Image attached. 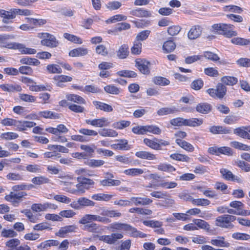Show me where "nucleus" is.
Listing matches in <instances>:
<instances>
[{"instance_id":"a878e982","label":"nucleus","mask_w":250,"mask_h":250,"mask_svg":"<svg viewBox=\"0 0 250 250\" xmlns=\"http://www.w3.org/2000/svg\"><path fill=\"white\" fill-rule=\"evenodd\" d=\"M88 53V50L86 48L79 47L71 50L69 55L72 57L83 56Z\"/></svg>"},{"instance_id":"ea45409f","label":"nucleus","mask_w":250,"mask_h":250,"mask_svg":"<svg viewBox=\"0 0 250 250\" xmlns=\"http://www.w3.org/2000/svg\"><path fill=\"white\" fill-rule=\"evenodd\" d=\"M25 79L26 80V82L29 83H32V84L30 85L29 86V89L30 90L32 91H41L46 90L45 86L42 85H37L36 84H34L33 81L31 79L28 78H25Z\"/></svg>"},{"instance_id":"774afa93","label":"nucleus","mask_w":250,"mask_h":250,"mask_svg":"<svg viewBox=\"0 0 250 250\" xmlns=\"http://www.w3.org/2000/svg\"><path fill=\"white\" fill-rule=\"evenodd\" d=\"M130 125V121L122 120L114 123L113 126L117 129H123L128 126Z\"/></svg>"},{"instance_id":"c03bdc74","label":"nucleus","mask_w":250,"mask_h":250,"mask_svg":"<svg viewBox=\"0 0 250 250\" xmlns=\"http://www.w3.org/2000/svg\"><path fill=\"white\" fill-rule=\"evenodd\" d=\"M146 133L147 132L152 133L155 135H160L161 132V129L156 125H145Z\"/></svg>"},{"instance_id":"052dcab7","label":"nucleus","mask_w":250,"mask_h":250,"mask_svg":"<svg viewBox=\"0 0 250 250\" xmlns=\"http://www.w3.org/2000/svg\"><path fill=\"white\" fill-rule=\"evenodd\" d=\"M40 116L45 118L58 119L59 116L57 113L50 111H44L40 112Z\"/></svg>"},{"instance_id":"e2e57ef3","label":"nucleus","mask_w":250,"mask_h":250,"mask_svg":"<svg viewBox=\"0 0 250 250\" xmlns=\"http://www.w3.org/2000/svg\"><path fill=\"white\" fill-rule=\"evenodd\" d=\"M112 197V195L106 194L104 193H99L94 194L92 196V198L95 200H104L105 201H109Z\"/></svg>"},{"instance_id":"412c9836","label":"nucleus","mask_w":250,"mask_h":250,"mask_svg":"<svg viewBox=\"0 0 250 250\" xmlns=\"http://www.w3.org/2000/svg\"><path fill=\"white\" fill-rule=\"evenodd\" d=\"M138 68L141 73L144 74H148L149 73L150 62L146 60H142L140 62H136Z\"/></svg>"},{"instance_id":"423d86ee","label":"nucleus","mask_w":250,"mask_h":250,"mask_svg":"<svg viewBox=\"0 0 250 250\" xmlns=\"http://www.w3.org/2000/svg\"><path fill=\"white\" fill-rule=\"evenodd\" d=\"M85 121L87 124L97 127L107 126L110 124V122L108 121V119L104 117L93 120L86 119Z\"/></svg>"},{"instance_id":"ddd939ff","label":"nucleus","mask_w":250,"mask_h":250,"mask_svg":"<svg viewBox=\"0 0 250 250\" xmlns=\"http://www.w3.org/2000/svg\"><path fill=\"white\" fill-rule=\"evenodd\" d=\"M223 24L222 32H220V34L224 35L227 38H231L237 35V33L233 30L234 28V25L225 23H223Z\"/></svg>"},{"instance_id":"5fc2aeb1","label":"nucleus","mask_w":250,"mask_h":250,"mask_svg":"<svg viewBox=\"0 0 250 250\" xmlns=\"http://www.w3.org/2000/svg\"><path fill=\"white\" fill-rule=\"evenodd\" d=\"M170 123L173 126H186V119L183 118L177 117L171 119Z\"/></svg>"},{"instance_id":"f03ea898","label":"nucleus","mask_w":250,"mask_h":250,"mask_svg":"<svg viewBox=\"0 0 250 250\" xmlns=\"http://www.w3.org/2000/svg\"><path fill=\"white\" fill-rule=\"evenodd\" d=\"M236 219L235 216L231 215L225 214L221 215L216 218L215 225L221 228L232 229L233 228V225L231 222L235 221Z\"/></svg>"},{"instance_id":"2eb2a0df","label":"nucleus","mask_w":250,"mask_h":250,"mask_svg":"<svg viewBox=\"0 0 250 250\" xmlns=\"http://www.w3.org/2000/svg\"><path fill=\"white\" fill-rule=\"evenodd\" d=\"M77 229V227L75 225L66 226L62 227L56 234L60 237H64L68 233L75 232Z\"/></svg>"},{"instance_id":"c9c22d12","label":"nucleus","mask_w":250,"mask_h":250,"mask_svg":"<svg viewBox=\"0 0 250 250\" xmlns=\"http://www.w3.org/2000/svg\"><path fill=\"white\" fill-rule=\"evenodd\" d=\"M144 172L142 169L137 168L125 169L123 172L125 174L130 176H137L142 174Z\"/></svg>"},{"instance_id":"a19ab883","label":"nucleus","mask_w":250,"mask_h":250,"mask_svg":"<svg viewBox=\"0 0 250 250\" xmlns=\"http://www.w3.org/2000/svg\"><path fill=\"white\" fill-rule=\"evenodd\" d=\"M143 224L144 225L151 227L155 229L157 228H160V227H162L163 223L162 222H160L156 220H145L143 221Z\"/></svg>"},{"instance_id":"4d7b16f0","label":"nucleus","mask_w":250,"mask_h":250,"mask_svg":"<svg viewBox=\"0 0 250 250\" xmlns=\"http://www.w3.org/2000/svg\"><path fill=\"white\" fill-rule=\"evenodd\" d=\"M217 98L222 99L226 94V87L221 83L218 84L216 88Z\"/></svg>"},{"instance_id":"13d9d810","label":"nucleus","mask_w":250,"mask_h":250,"mask_svg":"<svg viewBox=\"0 0 250 250\" xmlns=\"http://www.w3.org/2000/svg\"><path fill=\"white\" fill-rule=\"evenodd\" d=\"M63 37L67 40L75 43L82 44L83 43L82 39L76 36L65 33L63 34Z\"/></svg>"},{"instance_id":"69168bd1","label":"nucleus","mask_w":250,"mask_h":250,"mask_svg":"<svg viewBox=\"0 0 250 250\" xmlns=\"http://www.w3.org/2000/svg\"><path fill=\"white\" fill-rule=\"evenodd\" d=\"M221 81L224 83L229 85H233L238 82L236 78L230 76H225L222 78Z\"/></svg>"},{"instance_id":"6ab92c4d","label":"nucleus","mask_w":250,"mask_h":250,"mask_svg":"<svg viewBox=\"0 0 250 250\" xmlns=\"http://www.w3.org/2000/svg\"><path fill=\"white\" fill-rule=\"evenodd\" d=\"M125 231L133 237L145 238L146 236V234L138 230L136 228L128 224L127 225Z\"/></svg>"},{"instance_id":"f704fd0d","label":"nucleus","mask_w":250,"mask_h":250,"mask_svg":"<svg viewBox=\"0 0 250 250\" xmlns=\"http://www.w3.org/2000/svg\"><path fill=\"white\" fill-rule=\"evenodd\" d=\"M27 195V193L25 192H19L18 193L11 192L9 194L5 196V199L7 201H12V199H13L20 200Z\"/></svg>"},{"instance_id":"0e129e2a","label":"nucleus","mask_w":250,"mask_h":250,"mask_svg":"<svg viewBox=\"0 0 250 250\" xmlns=\"http://www.w3.org/2000/svg\"><path fill=\"white\" fill-rule=\"evenodd\" d=\"M223 8V10L226 12H231L237 13H241L243 11V10L241 7L233 5L225 6Z\"/></svg>"},{"instance_id":"dca6fc26","label":"nucleus","mask_w":250,"mask_h":250,"mask_svg":"<svg viewBox=\"0 0 250 250\" xmlns=\"http://www.w3.org/2000/svg\"><path fill=\"white\" fill-rule=\"evenodd\" d=\"M209 131L214 134H229L231 132V129L225 126L221 125H213L209 127Z\"/></svg>"},{"instance_id":"a211bd4d","label":"nucleus","mask_w":250,"mask_h":250,"mask_svg":"<svg viewBox=\"0 0 250 250\" xmlns=\"http://www.w3.org/2000/svg\"><path fill=\"white\" fill-rule=\"evenodd\" d=\"M128 48L127 44H124L121 45L116 51V55L118 58L120 59L126 58L129 53Z\"/></svg>"},{"instance_id":"864d4df0","label":"nucleus","mask_w":250,"mask_h":250,"mask_svg":"<svg viewBox=\"0 0 250 250\" xmlns=\"http://www.w3.org/2000/svg\"><path fill=\"white\" fill-rule=\"evenodd\" d=\"M21 213H24L28 218L29 221L32 223H36L38 222V217L37 215L33 214L29 209H23L21 210Z\"/></svg>"},{"instance_id":"aec40b11","label":"nucleus","mask_w":250,"mask_h":250,"mask_svg":"<svg viewBox=\"0 0 250 250\" xmlns=\"http://www.w3.org/2000/svg\"><path fill=\"white\" fill-rule=\"evenodd\" d=\"M135 156L139 158L147 160H156L157 159L155 154L146 151H137L135 153Z\"/></svg>"},{"instance_id":"603ef678","label":"nucleus","mask_w":250,"mask_h":250,"mask_svg":"<svg viewBox=\"0 0 250 250\" xmlns=\"http://www.w3.org/2000/svg\"><path fill=\"white\" fill-rule=\"evenodd\" d=\"M153 81L155 84L162 86L167 85L170 83V81L168 79L161 76L155 77Z\"/></svg>"},{"instance_id":"7c9ffc66","label":"nucleus","mask_w":250,"mask_h":250,"mask_svg":"<svg viewBox=\"0 0 250 250\" xmlns=\"http://www.w3.org/2000/svg\"><path fill=\"white\" fill-rule=\"evenodd\" d=\"M98 132L103 137H115L118 136L117 132L112 129L103 128L100 129Z\"/></svg>"},{"instance_id":"0eeeda50","label":"nucleus","mask_w":250,"mask_h":250,"mask_svg":"<svg viewBox=\"0 0 250 250\" xmlns=\"http://www.w3.org/2000/svg\"><path fill=\"white\" fill-rule=\"evenodd\" d=\"M123 237L121 233H114L110 235H103L100 237V240L109 244H114L118 240Z\"/></svg>"},{"instance_id":"bb28decb","label":"nucleus","mask_w":250,"mask_h":250,"mask_svg":"<svg viewBox=\"0 0 250 250\" xmlns=\"http://www.w3.org/2000/svg\"><path fill=\"white\" fill-rule=\"evenodd\" d=\"M157 168L160 171L166 172H172L176 170L173 166L166 163H160L157 165Z\"/></svg>"},{"instance_id":"09e8293b","label":"nucleus","mask_w":250,"mask_h":250,"mask_svg":"<svg viewBox=\"0 0 250 250\" xmlns=\"http://www.w3.org/2000/svg\"><path fill=\"white\" fill-rule=\"evenodd\" d=\"M142 44L138 41H135L133 46L131 48V52L133 55L140 54L142 51Z\"/></svg>"},{"instance_id":"9d476101","label":"nucleus","mask_w":250,"mask_h":250,"mask_svg":"<svg viewBox=\"0 0 250 250\" xmlns=\"http://www.w3.org/2000/svg\"><path fill=\"white\" fill-rule=\"evenodd\" d=\"M220 172L221 173L222 177L227 180L237 181L238 183L241 182L240 178L235 176L230 171L226 168H222L220 169Z\"/></svg>"},{"instance_id":"72a5a7b5","label":"nucleus","mask_w":250,"mask_h":250,"mask_svg":"<svg viewBox=\"0 0 250 250\" xmlns=\"http://www.w3.org/2000/svg\"><path fill=\"white\" fill-rule=\"evenodd\" d=\"M121 181L119 180H114L110 178L105 179L100 181V184L104 187L118 186L121 184Z\"/></svg>"},{"instance_id":"6e6d98bb","label":"nucleus","mask_w":250,"mask_h":250,"mask_svg":"<svg viewBox=\"0 0 250 250\" xmlns=\"http://www.w3.org/2000/svg\"><path fill=\"white\" fill-rule=\"evenodd\" d=\"M196 226L201 229L208 230L210 228L209 225L205 221L201 219H194L193 220Z\"/></svg>"},{"instance_id":"f8f14e48","label":"nucleus","mask_w":250,"mask_h":250,"mask_svg":"<svg viewBox=\"0 0 250 250\" xmlns=\"http://www.w3.org/2000/svg\"><path fill=\"white\" fill-rule=\"evenodd\" d=\"M129 13L130 15L139 18H148L151 16L149 11L141 8L132 9Z\"/></svg>"},{"instance_id":"7ed1b4c3","label":"nucleus","mask_w":250,"mask_h":250,"mask_svg":"<svg viewBox=\"0 0 250 250\" xmlns=\"http://www.w3.org/2000/svg\"><path fill=\"white\" fill-rule=\"evenodd\" d=\"M4 47L12 49H18L23 54H35L37 51L36 49L26 47L25 45L18 42H8Z\"/></svg>"},{"instance_id":"4468645a","label":"nucleus","mask_w":250,"mask_h":250,"mask_svg":"<svg viewBox=\"0 0 250 250\" xmlns=\"http://www.w3.org/2000/svg\"><path fill=\"white\" fill-rule=\"evenodd\" d=\"M0 88L5 92H19L22 90L21 87L17 84L6 83L0 85Z\"/></svg>"},{"instance_id":"8fccbe9b","label":"nucleus","mask_w":250,"mask_h":250,"mask_svg":"<svg viewBox=\"0 0 250 250\" xmlns=\"http://www.w3.org/2000/svg\"><path fill=\"white\" fill-rule=\"evenodd\" d=\"M18 137L19 135L17 133L12 132L2 133L0 135V138L2 140H11L16 139L18 138Z\"/></svg>"},{"instance_id":"bf43d9fd","label":"nucleus","mask_w":250,"mask_h":250,"mask_svg":"<svg viewBox=\"0 0 250 250\" xmlns=\"http://www.w3.org/2000/svg\"><path fill=\"white\" fill-rule=\"evenodd\" d=\"M231 146L239 150L249 151L250 150V146L243 144L237 141L231 142Z\"/></svg>"},{"instance_id":"39448f33","label":"nucleus","mask_w":250,"mask_h":250,"mask_svg":"<svg viewBox=\"0 0 250 250\" xmlns=\"http://www.w3.org/2000/svg\"><path fill=\"white\" fill-rule=\"evenodd\" d=\"M58 206L51 203L43 204H34L31 206V209L36 212L45 211L48 209H56Z\"/></svg>"},{"instance_id":"338daca9","label":"nucleus","mask_w":250,"mask_h":250,"mask_svg":"<svg viewBox=\"0 0 250 250\" xmlns=\"http://www.w3.org/2000/svg\"><path fill=\"white\" fill-rule=\"evenodd\" d=\"M1 236L5 238H13L17 236V233L13 229H4L1 232Z\"/></svg>"},{"instance_id":"a18cd8bd","label":"nucleus","mask_w":250,"mask_h":250,"mask_svg":"<svg viewBox=\"0 0 250 250\" xmlns=\"http://www.w3.org/2000/svg\"><path fill=\"white\" fill-rule=\"evenodd\" d=\"M170 158L173 160L182 162H188L190 160L189 157L188 156L180 153H173L170 155Z\"/></svg>"},{"instance_id":"37998d69","label":"nucleus","mask_w":250,"mask_h":250,"mask_svg":"<svg viewBox=\"0 0 250 250\" xmlns=\"http://www.w3.org/2000/svg\"><path fill=\"white\" fill-rule=\"evenodd\" d=\"M76 187V188L71 189L68 191V192L71 194L75 195H80L85 192L86 189L81 182H79V184H77Z\"/></svg>"},{"instance_id":"f3484780","label":"nucleus","mask_w":250,"mask_h":250,"mask_svg":"<svg viewBox=\"0 0 250 250\" xmlns=\"http://www.w3.org/2000/svg\"><path fill=\"white\" fill-rule=\"evenodd\" d=\"M99 213L102 217L106 216L109 217H119L121 216V213L115 210H108L104 208H101L99 210Z\"/></svg>"},{"instance_id":"f257e3e1","label":"nucleus","mask_w":250,"mask_h":250,"mask_svg":"<svg viewBox=\"0 0 250 250\" xmlns=\"http://www.w3.org/2000/svg\"><path fill=\"white\" fill-rule=\"evenodd\" d=\"M93 221L107 224L111 222V220L107 217H102L98 215L85 214L79 220V223L86 225Z\"/></svg>"},{"instance_id":"c85d7f7f","label":"nucleus","mask_w":250,"mask_h":250,"mask_svg":"<svg viewBox=\"0 0 250 250\" xmlns=\"http://www.w3.org/2000/svg\"><path fill=\"white\" fill-rule=\"evenodd\" d=\"M203 124V120L201 118H192L186 119V126L190 127L199 126Z\"/></svg>"},{"instance_id":"9b49d317","label":"nucleus","mask_w":250,"mask_h":250,"mask_svg":"<svg viewBox=\"0 0 250 250\" xmlns=\"http://www.w3.org/2000/svg\"><path fill=\"white\" fill-rule=\"evenodd\" d=\"M202 33V28L200 25L192 26L188 34V38L189 40H195L198 38Z\"/></svg>"},{"instance_id":"1a4fd4ad","label":"nucleus","mask_w":250,"mask_h":250,"mask_svg":"<svg viewBox=\"0 0 250 250\" xmlns=\"http://www.w3.org/2000/svg\"><path fill=\"white\" fill-rule=\"evenodd\" d=\"M116 143L110 145L111 147L115 150H128L130 146L128 144V141L125 139H120L116 141Z\"/></svg>"},{"instance_id":"cd10ccee","label":"nucleus","mask_w":250,"mask_h":250,"mask_svg":"<svg viewBox=\"0 0 250 250\" xmlns=\"http://www.w3.org/2000/svg\"><path fill=\"white\" fill-rule=\"evenodd\" d=\"M178 111L177 108L172 106L171 107H163L159 109L157 113L159 116H164L168 114H172Z\"/></svg>"},{"instance_id":"2f4dec72","label":"nucleus","mask_w":250,"mask_h":250,"mask_svg":"<svg viewBox=\"0 0 250 250\" xmlns=\"http://www.w3.org/2000/svg\"><path fill=\"white\" fill-rule=\"evenodd\" d=\"M20 62L22 64L34 66H38L40 64V62L38 59L28 57L21 58L20 60Z\"/></svg>"},{"instance_id":"58836bf2","label":"nucleus","mask_w":250,"mask_h":250,"mask_svg":"<svg viewBox=\"0 0 250 250\" xmlns=\"http://www.w3.org/2000/svg\"><path fill=\"white\" fill-rule=\"evenodd\" d=\"M157 139L155 138L153 140L145 138L143 142L146 146L154 150H159V145L157 144Z\"/></svg>"},{"instance_id":"473e14b6","label":"nucleus","mask_w":250,"mask_h":250,"mask_svg":"<svg viewBox=\"0 0 250 250\" xmlns=\"http://www.w3.org/2000/svg\"><path fill=\"white\" fill-rule=\"evenodd\" d=\"M20 244L21 241L19 239L12 238L6 242L5 246L8 248L7 250H15Z\"/></svg>"},{"instance_id":"e433bc0d","label":"nucleus","mask_w":250,"mask_h":250,"mask_svg":"<svg viewBox=\"0 0 250 250\" xmlns=\"http://www.w3.org/2000/svg\"><path fill=\"white\" fill-rule=\"evenodd\" d=\"M176 47L175 42L171 40H168L165 42L163 45V49L166 53L172 52Z\"/></svg>"},{"instance_id":"4c0bfd02","label":"nucleus","mask_w":250,"mask_h":250,"mask_svg":"<svg viewBox=\"0 0 250 250\" xmlns=\"http://www.w3.org/2000/svg\"><path fill=\"white\" fill-rule=\"evenodd\" d=\"M31 182L35 185H41L49 183V179L45 176H40L33 178Z\"/></svg>"},{"instance_id":"20e7f679","label":"nucleus","mask_w":250,"mask_h":250,"mask_svg":"<svg viewBox=\"0 0 250 250\" xmlns=\"http://www.w3.org/2000/svg\"><path fill=\"white\" fill-rule=\"evenodd\" d=\"M44 37L45 38L41 41V44L42 45L51 48H54L58 46L59 45V42L57 40L54 36L48 33H46L44 34Z\"/></svg>"},{"instance_id":"6e6552de","label":"nucleus","mask_w":250,"mask_h":250,"mask_svg":"<svg viewBox=\"0 0 250 250\" xmlns=\"http://www.w3.org/2000/svg\"><path fill=\"white\" fill-rule=\"evenodd\" d=\"M131 206H146L152 203V200L147 197H132L130 198Z\"/></svg>"},{"instance_id":"4be33fe9","label":"nucleus","mask_w":250,"mask_h":250,"mask_svg":"<svg viewBox=\"0 0 250 250\" xmlns=\"http://www.w3.org/2000/svg\"><path fill=\"white\" fill-rule=\"evenodd\" d=\"M211 109V105L207 103H200L196 107V110L198 112L204 114L208 113Z\"/></svg>"},{"instance_id":"393cba45","label":"nucleus","mask_w":250,"mask_h":250,"mask_svg":"<svg viewBox=\"0 0 250 250\" xmlns=\"http://www.w3.org/2000/svg\"><path fill=\"white\" fill-rule=\"evenodd\" d=\"M66 98L68 101L73 102L78 104H86L85 100L79 95L69 94L66 95Z\"/></svg>"},{"instance_id":"680f3d73","label":"nucleus","mask_w":250,"mask_h":250,"mask_svg":"<svg viewBox=\"0 0 250 250\" xmlns=\"http://www.w3.org/2000/svg\"><path fill=\"white\" fill-rule=\"evenodd\" d=\"M150 33V31L148 30L142 31L137 35L135 40L138 42L145 41L147 39Z\"/></svg>"},{"instance_id":"3c124183","label":"nucleus","mask_w":250,"mask_h":250,"mask_svg":"<svg viewBox=\"0 0 250 250\" xmlns=\"http://www.w3.org/2000/svg\"><path fill=\"white\" fill-rule=\"evenodd\" d=\"M105 91L109 94L118 95L121 92V89L113 85H108L104 87Z\"/></svg>"},{"instance_id":"5701e85b","label":"nucleus","mask_w":250,"mask_h":250,"mask_svg":"<svg viewBox=\"0 0 250 250\" xmlns=\"http://www.w3.org/2000/svg\"><path fill=\"white\" fill-rule=\"evenodd\" d=\"M210 243L215 246L219 247H229V243L225 241V238L221 236H218L216 239H212Z\"/></svg>"},{"instance_id":"de8ad7c7","label":"nucleus","mask_w":250,"mask_h":250,"mask_svg":"<svg viewBox=\"0 0 250 250\" xmlns=\"http://www.w3.org/2000/svg\"><path fill=\"white\" fill-rule=\"evenodd\" d=\"M231 42L233 44L244 45L250 44V39H246L242 38H234L231 40Z\"/></svg>"},{"instance_id":"b1692460","label":"nucleus","mask_w":250,"mask_h":250,"mask_svg":"<svg viewBox=\"0 0 250 250\" xmlns=\"http://www.w3.org/2000/svg\"><path fill=\"white\" fill-rule=\"evenodd\" d=\"M176 143L182 148L189 152H193L194 147L190 143L180 139H176Z\"/></svg>"},{"instance_id":"c756f323","label":"nucleus","mask_w":250,"mask_h":250,"mask_svg":"<svg viewBox=\"0 0 250 250\" xmlns=\"http://www.w3.org/2000/svg\"><path fill=\"white\" fill-rule=\"evenodd\" d=\"M93 104L97 109H99L105 112H111L113 108L109 104L98 101H93Z\"/></svg>"},{"instance_id":"49530a36","label":"nucleus","mask_w":250,"mask_h":250,"mask_svg":"<svg viewBox=\"0 0 250 250\" xmlns=\"http://www.w3.org/2000/svg\"><path fill=\"white\" fill-rule=\"evenodd\" d=\"M192 204L197 206H207L210 204L209 200L204 198L191 199Z\"/></svg>"},{"instance_id":"79ce46f5","label":"nucleus","mask_w":250,"mask_h":250,"mask_svg":"<svg viewBox=\"0 0 250 250\" xmlns=\"http://www.w3.org/2000/svg\"><path fill=\"white\" fill-rule=\"evenodd\" d=\"M77 179L79 182L81 183L86 190L89 189L90 186L94 184V182L90 179L78 177Z\"/></svg>"}]
</instances>
